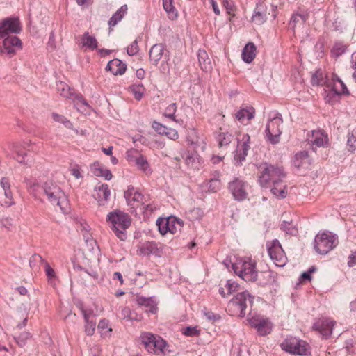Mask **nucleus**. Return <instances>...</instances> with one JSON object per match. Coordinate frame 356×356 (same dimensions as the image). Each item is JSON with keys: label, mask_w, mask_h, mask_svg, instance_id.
Segmentation results:
<instances>
[{"label": "nucleus", "mask_w": 356, "mask_h": 356, "mask_svg": "<svg viewBox=\"0 0 356 356\" xmlns=\"http://www.w3.org/2000/svg\"><path fill=\"white\" fill-rule=\"evenodd\" d=\"M254 114L255 109L253 107L241 108L236 113V118L240 122H243L245 119L250 120L254 118Z\"/></svg>", "instance_id": "nucleus-34"}, {"label": "nucleus", "mask_w": 356, "mask_h": 356, "mask_svg": "<svg viewBox=\"0 0 356 356\" xmlns=\"http://www.w3.org/2000/svg\"><path fill=\"white\" fill-rule=\"evenodd\" d=\"M131 92L137 100L141 99L145 92V88L142 85L134 84L131 86Z\"/></svg>", "instance_id": "nucleus-46"}, {"label": "nucleus", "mask_w": 356, "mask_h": 356, "mask_svg": "<svg viewBox=\"0 0 356 356\" xmlns=\"http://www.w3.org/2000/svg\"><path fill=\"white\" fill-rule=\"evenodd\" d=\"M243 143L238 145L236 149L234 156V161L237 164H241L242 161H245L248 152L250 149V136L248 134H245L242 138Z\"/></svg>", "instance_id": "nucleus-20"}, {"label": "nucleus", "mask_w": 356, "mask_h": 356, "mask_svg": "<svg viewBox=\"0 0 356 356\" xmlns=\"http://www.w3.org/2000/svg\"><path fill=\"white\" fill-rule=\"evenodd\" d=\"M280 229L285 232L286 234L292 236H295L298 233V229L293 224H282Z\"/></svg>", "instance_id": "nucleus-54"}, {"label": "nucleus", "mask_w": 356, "mask_h": 356, "mask_svg": "<svg viewBox=\"0 0 356 356\" xmlns=\"http://www.w3.org/2000/svg\"><path fill=\"white\" fill-rule=\"evenodd\" d=\"M340 96L337 92L330 88L325 96V100L327 103L334 104L339 100Z\"/></svg>", "instance_id": "nucleus-44"}, {"label": "nucleus", "mask_w": 356, "mask_h": 356, "mask_svg": "<svg viewBox=\"0 0 356 356\" xmlns=\"http://www.w3.org/2000/svg\"><path fill=\"white\" fill-rule=\"evenodd\" d=\"M228 190L234 200L243 201L248 197L247 183L239 177H234L228 184Z\"/></svg>", "instance_id": "nucleus-14"}, {"label": "nucleus", "mask_w": 356, "mask_h": 356, "mask_svg": "<svg viewBox=\"0 0 356 356\" xmlns=\"http://www.w3.org/2000/svg\"><path fill=\"white\" fill-rule=\"evenodd\" d=\"M280 346L286 352L301 356L307 355L309 353L308 344L305 341L296 337L286 339Z\"/></svg>", "instance_id": "nucleus-9"}, {"label": "nucleus", "mask_w": 356, "mask_h": 356, "mask_svg": "<svg viewBox=\"0 0 356 356\" xmlns=\"http://www.w3.org/2000/svg\"><path fill=\"white\" fill-rule=\"evenodd\" d=\"M332 81L333 85L331 88L337 92L339 95H348L349 93L346 86L339 77L334 76Z\"/></svg>", "instance_id": "nucleus-36"}, {"label": "nucleus", "mask_w": 356, "mask_h": 356, "mask_svg": "<svg viewBox=\"0 0 356 356\" xmlns=\"http://www.w3.org/2000/svg\"><path fill=\"white\" fill-rule=\"evenodd\" d=\"M81 313L85 321V332L88 336H92L95 331L96 319L92 312H88L81 309Z\"/></svg>", "instance_id": "nucleus-23"}, {"label": "nucleus", "mask_w": 356, "mask_h": 356, "mask_svg": "<svg viewBox=\"0 0 356 356\" xmlns=\"http://www.w3.org/2000/svg\"><path fill=\"white\" fill-rule=\"evenodd\" d=\"M158 207L154 204H149L140 208L143 210L144 220H151V217L155 215V212L158 210Z\"/></svg>", "instance_id": "nucleus-39"}, {"label": "nucleus", "mask_w": 356, "mask_h": 356, "mask_svg": "<svg viewBox=\"0 0 356 356\" xmlns=\"http://www.w3.org/2000/svg\"><path fill=\"white\" fill-rule=\"evenodd\" d=\"M139 51L138 42L135 40L134 42L131 43L129 46H128L127 52L129 56L136 55Z\"/></svg>", "instance_id": "nucleus-60"}, {"label": "nucleus", "mask_w": 356, "mask_h": 356, "mask_svg": "<svg viewBox=\"0 0 356 356\" xmlns=\"http://www.w3.org/2000/svg\"><path fill=\"white\" fill-rule=\"evenodd\" d=\"M268 15H270L273 19H275L277 15V6L270 4L268 7L265 3L259 1L256 4L252 16V21L257 25H261L266 22Z\"/></svg>", "instance_id": "nucleus-7"}, {"label": "nucleus", "mask_w": 356, "mask_h": 356, "mask_svg": "<svg viewBox=\"0 0 356 356\" xmlns=\"http://www.w3.org/2000/svg\"><path fill=\"white\" fill-rule=\"evenodd\" d=\"M254 297L247 291L238 293L229 302L228 308L232 315L244 317L246 309L252 307Z\"/></svg>", "instance_id": "nucleus-3"}, {"label": "nucleus", "mask_w": 356, "mask_h": 356, "mask_svg": "<svg viewBox=\"0 0 356 356\" xmlns=\"http://www.w3.org/2000/svg\"><path fill=\"white\" fill-rule=\"evenodd\" d=\"M130 224H111L110 228L121 241H125L127 238V229Z\"/></svg>", "instance_id": "nucleus-31"}, {"label": "nucleus", "mask_w": 356, "mask_h": 356, "mask_svg": "<svg viewBox=\"0 0 356 356\" xmlns=\"http://www.w3.org/2000/svg\"><path fill=\"white\" fill-rule=\"evenodd\" d=\"M160 252L159 244L155 241H145L138 245L137 254L140 256H159Z\"/></svg>", "instance_id": "nucleus-19"}, {"label": "nucleus", "mask_w": 356, "mask_h": 356, "mask_svg": "<svg viewBox=\"0 0 356 356\" xmlns=\"http://www.w3.org/2000/svg\"><path fill=\"white\" fill-rule=\"evenodd\" d=\"M249 323L257 330V332L261 336H265L271 332L272 324L268 319L252 317L249 319Z\"/></svg>", "instance_id": "nucleus-18"}, {"label": "nucleus", "mask_w": 356, "mask_h": 356, "mask_svg": "<svg viewBox=\"0 0 356 356\" xmlns=\"http://www.w3.org/2000/svg\"><path fill=\"white\" fill-rule=\"evenodd\" d=\"M0 39L3 40L2 44H0V54H6L10 58L22 48V42L16 35L6 36Z\"/></svg>", "instance_id": "nucleus-12"}, {"label": "nucleus", "mask_w": 356, "mask_h": 356, "mask_svg": "<svg viewBox=\"0 0 356 356\" xmlns=\"http://www.w3.org/2000/svg\"><path fill=\"white\" fill-rule=\"evenodd\" d=\"M21 31L22 26L18 17H7L0 22V38L11 36L10 34L18 33Z\"/></svg>", "instance_id": "nucleus-13"}, {"label": "nucleus", "mask_w": 356, "mask_h": 356, "mask_svg": "<svg viewBox=\"0 0 356 356\" xmlns=\"http://www.w3.org/2000/svg\"><path fill=\"white\" fill-rule=\"evenodd\" d=\"M90 170L94 175L97 177H100L102 175V173L104 172L105 168L99 162H95L90 165Z\"/></svg>", "instance_id": "nucleus-51"}, {"label": "nucleus", "mask_w": 356, "mask_h": 356, "mask_svg": "<svg viewBox=\"0 0 356 356\" xmlns=\"http://www.w3.org/2000/svg\"><path fill=\"white\" fill-rule=\"evenodd\" d=\"M81 42L83 47L91 50H95L98 47L96 38L90 35L88 32L84 33L81 38Z\"/></svg>", "instance_id": "nucleus-33"}, {"label": "nucleus", "mask_w": 356, "mask_h": 356, "mask_svg": "<svg viewBox=\"0 0 356 356\" xmlns=\"http://www.w3.org/2000/svg\"><path fill=\"white\" fill-rule=\"evenodd\" d=\"M165 136H166L169 139L173 140L177 139L179 137L177 131L172 128H168V130H167V131L165 132Z\"/></svg>", "instance_id": "nucleus-64"}, {"label": "nucleus", "mask_w": 356, "mask_h": 356, "mask_svg": "<svg viewBox=\"0 0 356 356\" xmlns=\"http://www.w3.org/2000/svg\"><path fill=\"white\" fill-rule=\"evenodd\" d=\"M149 56L151 63L154 65H156L163 57L166 61L169 60V51L161 43L154 44L149 50Z\"/></svg>", "instance_id": "nucleus-16"}, {"label": "nucleus", "mask_w": 356, "mask_h": 356, "mask_svg": "<svg viewBox=\"0 0 356 356\" xmlns=\"http://www.w3.org/2000/svg\"><path fill=\"white\" fill-rule=\"evenodd\" d=\"M160 234L163 236L167 233L174 234L177 232V228L175 224H156Z\"/></svg>", "instance_id": "nucleus-42"}, {"label": "nucleus", "mask_w": 356, "mask_h": 356, "mask_svg": "<svg viewBox=\"0 0 356 356\" xmlns=\"http://www.w3.org/2000/svg\"><path fill=\"white\" fill-rule=\"evenodd\" d=\"M307 140L311 145H315L318 147H325L329 145L327 135L321 130H313L310 134H308Z\"/></svg>", "instance_id": "nucleus-17"}, {"label": "nucleus", "mask_w": 356, "mask_h": 356, "mask_svg": "<svg viewBox=\"0 0 356 356\" xmlns=\"http://www.w3.org/2000/svg\"><path fill=\"white\" fill-rule=\"evenodd\" d=\"M29 193L35 199L43 200V197L54 206L59 207L60 211L65 213L70 209L69 201L62 188L54 181H47L42 186L35 178L26 179L25 181Z\"/></svg>", "instance_id": "nucleus-1"}, {"label": "nucleus", "mask_w": 356, "mask_h": 356, "mask_svg": "<svg viewBox=\"0 0 356 356\" xmlns=\"http://www.w3.org/2000/svg\"><path fill=\"white\" fill-rule=\"evenodd\" d=\"M337 237L330 232L318 233L314 239V248L317 253L325 255L337 245Z\"/></svg>", "instance_id": "nucleus-5"}, {"label": "nucleus", "mask_w": 356, "mask_h": 356, "mask_svg": "<svg viewBox=\"0 0 356 356\" xmlns=\"http://www.w3.org/2000/svg\"><path fill=\"white\" fill-rule=\"evenodd\" d=\"M177 109V104L172 103L170 105H168L163 113V115L170 120H172L174 122H177V120L175 118V113Z\"/></svg>", "instance_id": "nucleus-43"}, {"label": "nucleus", "mask_w": 356, "mask_h": 356, "mask_svg": "<svg viewBox=\"0 0 356 356\" xmlns=\"http://www.w3.org/2000/svg\"><path fill=\"white\" fill-rule=\"evenodd\" d=\"M296 159L297 161H300V163L297 164V166L298 168H300L301 165H302L304 163H308V156H309V154H308V152L304 150V151H300L299 152H298L297 154H296Z\"/></svg>", "instance_id": "nucleus-50"}, {"label": "nucleus", "mask_w": 356, "mask_h": 356, "mask_svg": "<svg viewBox=\"0 0 356 356\" xmlns=\"http://www.w3.org/2000/svg\"><path fill=\"white\" fill-rule=\"evenodd\" d=\"M356 142V127L354 128L350 134H348L347 145L350 147V151L353 152L355 150V147L353 145V143Z\"/></svg>", "instance_id": "nucleus-57"}, {"label": "nucleus", "mask_w": 356, "mask_h": 356, "mask_svg": "<svg viewBox=\"0 0 356 356\" xmlns=\"http://www.w3.org/2000/svg\"><path fill=\"white\" fill-rule=\"evenodd\" d=\"M163 9L167 13L170 19L174 20L177 18V10L173 6V0H162Z\"/></svg>", "instance_id": "nucleus-35"}, {"label": "nucleus", "mask_w": 356, "mask_h": 356, "mask_svg": "<svg viewBox=\"0 0 356 356\" xmlns=\"http://www.w3.org/2000/svg\"><path fill=\"white\" fill-rule=\"evenodd\" d=\"M260 276H262L266 280V282H261V284H267L273 283L275 281V277L274 273L270 270L264 271L260 273Z\"/></svg>", "instance_id": "nucleus-55"}, {"label": "nucleus", "mask_w": 356, "mask_h": 356, "mask_svg": "<svg viewBox=\"0 0 356 356\" xmlns=\"http://www.w3.org/2000/svg\"><path fill=\"white\" fill-rule=\"evenodd\" d=\"M222 6L226 8L227 12L229 15H234V5L232 1L231 0H222Z\"/></svg>", "instance_id": "nucleus-61"}, {"label": "nucleus", "mask_w": 356, "mask_h": 356, "mask_svg": "<svg viewBox=\"0 0 356 356\" xmlns=\"http://www.w3.org/2000/svg\"><path fill=\"white\" fill-rule=\"evenodd\" d=\"M106 220L108 222H131V218L125 212L115 210L108 213Z\"/></svg>", "instance_id": "nucleus-26"}, {"label": "nucleus", "mask_w": 356, "mask_h": 356, "mask_svg": "<svg viewBox=\"0 0 356 356\" xmlns=\"http://www.w3.org/2000/svg\"><path fill=\"white\" fill-rule=\"evenodd\" d=\"M256 264L251 259L240 260L232 264L234 273L246 282L256 281L258 272L256 270Z\"/></svg>", "instance_id": "nucleus-6"}, {"label": "nucleus", "mask_w": 356, "mask_h": 356, "mask_svg": "<svg viewBox=\"0 0 356 356\" xmlns=\"http://www.w3.org/2000/svg\"><path fill=\"white\" fill-rule=\"evenodd\" d=\"M256 46L253 42H248L242 51V59L246 63H250L256 56Z\"/></svg>", "instance_id": "nucleus-29"}, {"label": "nucleus", "mask_w": 356, "mask_h": 356, "mask_svg": "<svg viewBox=\"0 0 356 356\" xmlns=\"http://www.w3.org/2000/svg\"><path fill=\"white\" fill-rule=\"evenodd\" d=\"M216 175L215 177L210 179L203 184L202 187L206 191L216 193L220 190L222 183L219 178V172H216Z\"/></svg>", "instance_id": "nucleus-28"}, {"label": "nucleus", "mask_w": 356, "mask_h": 356, "mask_svg": "<svg viewBox=\"0 0 356 356\" xmlns=\"http://www.w3.org/2000/svg\"><path fill=\"white\" fill-rule=\"evenodd\" d=\"M81 229L86 243H90L92 244L93 243V240L92 235L89 233V225L88 224H86V226H83V224H81Z\"/></svg>", "instance_id": "nucleus-52"}, {"label": "nucleus", "mask_w": 356, "mask_h": 356, "mask_svg": "<svg viewBox=\"0 0 356 356\" xmlns=\"http://www.w3.org/2000/svg\"><path fill=\"white\" fill-rule=\"evenodd\" d=\"M47 262V261H44L40 255L35 254L30 258L29 265L32 270L38 271L40 269V266L42 265L44 266V263Z\"/></svg>", "instance_id": "nucleus-38"}, {"label": "nucleus", "mask_w": 356, "mask_h": 356, "mask_svg": "<svg viewBox=\"0 0 356 356\" xmlns=\"http://www.w3.org/2000/svg\"><path fill=\"white\" fill-rule=\"evenodd\" d=\"M183 222L179 218H177L174 216H159L156 220L155 222Z\"/></svg>", "instance_id": "nucleus-58"}, {"label": "nucleus", "mask_w": 356, "mask_h": 356, "mask_svg": "<svg viewBox=\"0 0 356 356\" xmlns=\"http://www.w3.org/2000/svg\"><path fill=\"white\" fill-rule=\"evenodd\" d=\"M31 337L30 333L24 332L19 334V337H15V340L16 343L20 347H24L27 340Z\"/></svg>", "instance_id": "nucleus-53"}, {"label": "nucleus", "mask_w": 356, "mask_h": 356, "mask_svg": "<svg viewBox=\"0 0 356 356\" xmlns=\"http://www.w3.org/2000/svg\"><path fill=\"white\" fill-rule=\"evenodd\" d=\"M233 140V136L228 132H219L216 136V140L220 147L228 145Z\"/></svg>", "instance_id": "nucleus-37"}, {"label": "nucleus", "mask_w": 356, "mask_h": 356, "mask_svg": "<svg viewBox=\"0 0 356 356\" xmlns=\"http://www.w3.org/2000/svg\"><path fill=\"white\" fill-rule=\"evenodd\" d=\"M152 127L160 135H165L168 130V127L156 121L153 122Z\"/></svg>", "instance_id": "nucleus-59"}, {"label": "nucleus", "mask_w": 356, "mask_h": 356, "mask_svg": "<svg viewBox=\"0 0 356 356\" xmlns=\"http://www.w3.org/2000/svg\"><path fill=\"white\" fill-rule=\"evenodd\" d=\"M128 10L127 5L124 4L108 20V25L110 26H115L118 22H120L124 15L127 13Z\"/></svg>", "instance_id": "nucleus-32"}, {"label": "nucleus", "mask_w": 356, "mask_h": 356, "mask_svg": "<svg viewBox=\"0 0 356 356\" xmlns=\"http://www.w3.org/2000/svg\"><path fill=\"white\" fill-rule=\"evenodd\" d=\"M258 182L262 188H270L271 193L277 198L286 197V186L282 184L286 173L282 166L263 162L256 165Z\"/></svg>", "instance_id": "nucleus-2"}, {"label": "nucleus", "mask_w": 356, "mask_h": 356, "mask_svg": "<svg viewBox=\"0 0 356 356\" xmlns=\"http://www.w3.org/2000/svg\"><path fill=\"white\" fill-rule=\"evenodd\" d=\"M95 191L97 192L95 198L100 204H104L108 200L111 195V191L108 184H103L100 186H96Z\"/></svg>", "instance_id": "nucleus-27"}, {"label": "nucleus", "mask_w": 356, "mask_h": 356, "mask_svg": "<svg viewBox=\"0 0 356 356\" xmlns=\"http://www.w3.org/2000/svg\"><path fill=\"white\" fill-rule=\"evenodd\" d=\"M203 214V211L200 208H193L186 213L187 220L191 222L200 220Z\"/></svg>", "instance_id": "nucleus-40"}, {"label": "nucleus", "mask_w": 356, "mask_h": 356, "mask_svg": "<svg viewBox=\"0 0 356 356\" xmlns=\"http://www.w3.org/2000/svg\"><path fill=\"white\" fill-rule=\"evenodd\" d=\"M52 118L55 122L63 124L67 129H71L72 127L71 122L62 115L53 113Z\"/></svg>", "instance_id": "nucleus-47"}, {"label": "nucleus", "mask_w": 356, "mask_h": 356, "mask_svg": "<svg viewBox=\"0 0 356 356\" xmlns=\"http://www.w3.org/2000/svg\"><path fill=\"white\" fill-rule=\"evenodd\" d=\"M106 70L110 71L114 75H122L125 72L127 65L122 60L115 58L108 63Z\"/></svg>", "instance_id": "nucleus-25"}, {"label": "nucleus", "mask_w": 356, "mask_h": 356, "mask_svg": "<svg viewBox=\"0 0 356 356\" xmlns=\"http://www.w3.org/2000/svg\"><path fill=\"white\" fill-rule=\"evenodd\" d=\"M300 20L302 21V23H304L306 21L305 16L301 14L293 15L290 19V24H293V28H294L296 24L300 22Z\"/></svg>", "instance_id": "nucleus-62"}, {"label": "nucleus", "mask_w": 356, "mask_h": 356, "mask_svg": "<svg viewBox=\"0 0 356 356\" xmlns=\"http://www.w3.org/2000/svg\"><path fill=\"white\" fill-rule=\"evenodd\" d=\"M140 338L142 343L149 353L165 355L170 352L166 348V341L158 335L145 332L140 334Z\"/></svg>", "instance_id": "nucleus-4"}, {"label": "nucleus", "mask_w": 356, "mask_h": 356, "mask_svg": "<svg viewBox=\"0 0 356 356\" xmlns=\"http://www.w3.org/2000/svg\"><path fill=\"white\" fill-rule=\"evenodd\" d=\"M44 271H45L46 275L48 278V281L51 284H54V280L56 277V273H55L54 270L50 266V265L48 262L44 263Z\"/></svg>", "instance_id": "nucleus-48"}, {"label": "nucleus", "mask_w": 356, "mask_h": 356, "mask_svg": "<svg viewBox=\"0 0 356 356\" xmlns=\"http://www.w3.org/2000/svg\"><path fill=\"white\" fill-rule=\"evenodd\" d=\"M334 324L335 321L326 318L314 323V328L319 331L324 338H327L331 335Z\"/></svg>", "instance_id": "nucleus-21"}, {"label": "nucleus", "mask_w": 356, "mask_h": 356, "mask_svg": "<svg viewBox=\"0 0 356 356\" xmlns=\"http://www.w3.org/2000/svg\"><path fill=\"white\" fill-rule=\"evenodd\" d=\"M197 56L200 67L203 71L207 72L211 69V60L205 50L199 49Z\"/></svg>", "instance_id": "nucleus-30"}, {"label": "nucleus", "mask_w": 356, "mask_h": 356, "mask_svg": "<svg viewBox=\"0 0 356 356\" xmlns=\"http://www.w3.org/2000/svg\"><path fill=\"white\" fill-rule=\"evenodd\" d=\"M181 158L184 160L186 165L188 168L193 169L198 168L196 162L197 158L192 153H190L189 152H184L182 154Z\"/></svg>", "instance_id": "nucleus-41"}, {"label": "nucleus", "mask_w": 356, "mask_h": 356, "mask_svg": "<svg viewBox=\"0 0 356 356\" xmlns=\"http://www.w3.org/2000/svg\"><path fill=\"white\" fill-rule=\"evenodd\" d=\"M282 122V115L279 113H274L273 116L268 121L265 129L266 136L268 140L273 145L277 144L280 142Z\"/></svg>", "instance_id": "nucleus-8"}, {"label": "nucleus", "mask_w": 356, "mask_h": 356, "mask_svg": "<svg viewBox=\"0 0 356 356\" xmlns=\"http://www.w3.org/2000/svg\"><path fill=\"white\" fill-rule=\"evenodd\" d=\"M97 329L102 332V334H106L112 331L111 328L108 327V321L103 319L101 320L97 325Z\"/></svg>", "instance_id": "nucleus-56"}, {"label": "nucleus", "mask_w": 356, "mask_h": 356, "mask_svg": "<svg viewBox=\"0 0 356 356\" xmlns=\"http://www.w3.org/2000/svg\"><path fill=\"white\" fill-rule=\"evenodd\" d=\"M140 154H141L136 149H129L126 152L127 160L130 163H134L138 156H140Z\"/></svg>", "instance_id": "nucleus-49"}, {"label": "nucleus", "mask_w": 356, "mask_h": 356, "mask_svg": "<svg viewBox=\"0 0 356 356\" xmlns=\"http://www.w3.org/2000/svg\"><path fill=\"white\" fill-rule=\"evenodd\" d=\"M124 197L128 205L137 206L142 202L143 195L133 186H129L124 191Z\"/></svg>", "instance_id": "nucleus-22"}, {"label": "nucleus", "mask_w": 356, "mask_h": 356, "mask_svg": "<svg viewBox=\"0 0 356 356\" xmlns=\"http://www.w3.org/2000/svg\"><path fill=\"white\" fill-rule=\"evenodd\" d=\"M266 248L270 258L277 266H284L286 263V257L277 239L266 243Z\"/></svg>", "instance_id": "nucleus-11"}, {"label": "nucleus", "mask_w": 356, "mask_h": 356, "mask_svg": "<svg viewBox=\"0 0 356 356\" xmlns=\"http://www.w3.org/2000/svg\"><path fill=\"white\" fill-rule=\"evenodd\" d=\"M4 195L6 198V200L4 202V205L7 207H10L14 204L13 200V194L10 188L8 189V191H4Z\"/></svg>", "instance_id": "nucleus-63"}, {"label": "nucleus", "mask_w": 356, "mask_h": 356, "mask_svg": "<svg viewBox=\"0 0 356 356\" xmlns=\"http://www.w3.org/2000/svg\"><path fill=\"white\" fill-rule=\"evenodd\" d=\"M30 144L25 141L22 142H8L3 147V151L9 154V151L15 154V159L20 163L26 164L27 153L25 150H29Z\"/></svg>", "instance_id": "nucleus-10"}, {"label": "nucleus", "mask_w": 356, "mask_h": 356, "mask_svg": "<svg viewBox=\"0 0 356 356\" xmlns=\"http://www.w3.org/2000/svg\"><path fill=\"white\" fill-rule=\"evenodd\" d=\"M56 89L59 95L63 97L72 99L73 101L78 100L84 106H88V104L82 95L76 94L73 88H71L67 83L63 81L56 83Z\"/></svg>", "instance_id": "nucleus-15"}, {"label": "nucleus", "mask_w": 356, "mask_h": 356, "mask_svg": "<svg viewBox=\"0 0 356 356\" xmlns=\"http://www.w3.org/2000/svg\"><path fill=\"white\" fill-rule=\"evenodd\" d=\"M136 301L140 307H143L147 312L156 314L157 312V304L152 297L137 296Z\"/></svg>", "instance_id": "nucleus-24"}, {"label": "nucleus", "mask_w": 356, "mask_h": 356, "mask_svg": "<svg viewBox=\"0 0 356 356\" xmlns=\"http://www.w3.org/2000/svg\"><path fill=\"white\" fill-rule=\"evenodd\" d=\"M134 164L140 170H141L145 172L149 169V163H148L146 158L142 154H140V156H138Z\"/></svg>", "instance_id": "nucleus-45"}]
</instances>
